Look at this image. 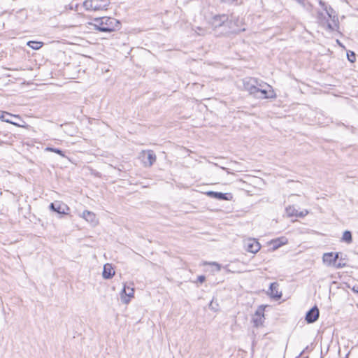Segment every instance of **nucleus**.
<instances>
[{
    "label": "nucleus",
    "mask_w": 358,
    "mask_h": 358,
    "mask_svg": "<svg viewBox=\"0 0 358 358\" xmlns=\"http://www.w3.org/2000/svg\"><path fill=\"white\" fill-rule=\"evenodd\" d=\"M286 243H287V241H286L285 238H284V237L276 238L275 240H273L271 242L272 247H273V250L278 249L280 246L285 245Z\"/></svg>",
    "instance_id": "19"
},
{
    "label": "nucleus",
    "mask_w": 358,
    "mask_h": 358,
    "mask_svg": "<svg viewBox=\"0 0 358 358\" xmlns=\"http://www.w3.org/2000/svg\"><path fill=\"white\" fill-rule=\"evenodd\" d=\"M348 59L350 62H354L356 59V55L354 52L350 51L347 54Z\"/></svg>",
    "instance_id": "24"
},
{
    "label": "nucleus",
    "mask_w": 358,
    "mask_h": 358,
    "mask_svg": "<svg viewBox=\"0 0 358 358\" xmlns=\"http://www.w3.org/2000/svg\"><path fill=\"white\" fill-rule=\"evenodd\" d=\"M320 315L318 308L315 306L309 310L306 315V320L308 323H313L317 320Z\"/></svg>",
    "instance_id": "12"
},
{
    "label": "nucleus",
    "mask_w": 358,
    "mask_h": 358,
    "mask_svg": "<svg viewBox=\"0 0 358 358\" xmlns=\"http://www.w3.org/2000/svg\"><path fill=\"white\" fill-rule=\"evenodd\" d=\"M45 150H48V151H50V152L57 153V154L59 155L60 156H62L63 157H65L64 152L62 150H60V149L55 148H51V147H48V148H45Z\"/></svg>",
    "instance_id": "23"
},
{
    "label": "nucleus",
    "mask_w": 358,
    "mask_h": 358,
    "mask_svg": "<svg viewBox=\"0 0 358 358\" xmlns=\"http://www.w3.org/2000/svg\"><path fill=\"white\" fill-rule=\"evenodd\" d=\"M321 358H322V357H321Z\"/></svg>",
    "instance_id": "35"
},
{
    "label": "nucleus",
    "mask_w": 358,
    "mask_h": 358,
    "mask_svg": "<svg viewBox=\"0 0 358 358\" xmlns=\"http://www.w3.org/2000/svg\"><path fill=\"white\" fill-rule=\"evenodd\" d=\"M210 264L215 266L217 267V271H220V268H221L220 265L219 264L216 263V262H213Z\"/></svg>",
    "instance_id": "29"
},
{
    "label": "nucleus",
    "mask_w": 358,
    "mask_h": 358,
    "mask_svg": "<svg viewBox=\"0 0 358 358\" xmlns=\"http://www.w3.org/2000/svg\"><path fill=\"white\" fill-rule=\"evenodd\" d=\"M228 16L226 15H215L212 20L213 27L216 29L218 27H229Z\"/></svg>",
    "instance_id": "5"
},
{
    "label": "nucleus",
    "mask_w": 358,
    "mask_h": 358,
    "mask_svg": "<svg viewBox=\"0 0 358 358\" xmlns=\"http://www.w3.org/2000/svg\"><path fill=\"white\" fill-rule=\"evenodd\" d=\"M245 248L248 252L257 253L261 248V245L255 239H249L245 243Z\"/></svg>",
    "instance_id": "13"
},
{
    "label": "nucleus",
    "mask_w": 358,
    "mask_h": 358,
    "mask_svg": "<svg viewBox=\"0 0 358 358\" xmlns=\"http://www.w3.org/2000/svg\"><path fill=\"white\" fill-rule=\"evenodd\" d=\"M206 194L210 198L216 199L217 200L229 201L232 199V195L230 193L208 191L206 192Z\"/></svg>",
    "instance_id": "8"
},
{
    "label": "nucleus",
    "mask_w": 358,
    "mask_h": 358,
    "mask_svg": "<svg viewBox=\"0 0 358 358\" xmlns=\"http://www.w3.org/2000/svg\"><path fill=\"white\" fill-rule=\"evenodd\" d=\"M285 210L289 217L295 216L296 217H303L308 214V211L307 210L299 211L294 206H287Z\"/></svg>",
    "instance_id": "11"
},
{
    "label": "nucleus",
    "mask_w": 358,
    "mask_h": 358,
    "mask_svg": "<svg viewBox=\"0 0 358 358\" xmlns=\"http://www.w3.org/2000/svg\"><path fill=\"white\" fill-rule=\"evenodd\" d=\"M279 285L278 282H272L270 285L269 290L270 294L272 298L280 299L282 296L281 292L278 291Z\"/></svg>",
    "instance_id": "16"
},
{
    "label": "nucleus",
    "mask_w": 358,
    "mask_h": 358,
    "mask_svg": "<svg viewBox=\"0 0 358 358\" xmlns=\"http://www.w3.org/2000/svg\"><path fill=\"white\" fill-rule=\"evenodd\" d=\"M198 29L201 31V32L198 33L199 35H205L206 34V31L205 30H203V29L198 27Z\"/></svg>",
    "instance_id": "28"
},
{
    "label": "nucleus",
    "mask_w": 358,
    "mask_h": 358,
    "mask_svg": "<svg viewBox=\"0 0 358 358\" xmlns=\"http://www.w3.org/2000/svg\"><path fill=\"white\" fill-rule=\"evenodd\" d=\"M80 217L93 226H96L99 222L95 213L90 210H84Z\"/></svg>",
    "instance_id": "14"
},
{
    "label": "nucleus",
    "mask_w": 358,
    "mask_h": 358,
    "mask_svg": "<svg viewBox=\"0 0 358 358\" xmlns=\"http://www.w3.org/2000/svg\"><path fill=\"white\" fill-rule=\"evenodd\" d=\"M141 155L145 166H151L156 161V155L153 150L143 151Z\"/></svg>",
    "instance_id": "6"
},
{
    "label": "nucleus",
    "mask_w": 358,
    "mask_h": 358,
    "mask_svg": "<svg viewBox=\"0 0 358 358\" xmlns=\"http://www.w3.org/2000/svg\"><path fill=\"white\" fill-rule=\"evenodd\" d=\"M275 94L271 86L265 83L264 87L258 86L253 96L257 99H272L275 97Z\"/></svg>",
    "instance_id": "4"
},
{
    "label": "nucleus",
    "mask_w": 358,
    "mask_h": 358,
    "mask_svg": "<svg viewBox=\"0 0 358 358\" xmlns=\"http://www.w3.org/2000/svg\"><path fill=\"white\" fill-rule=\"evenodd\" d=\"M296 1H298L299 3H301L303 0H296Z\"/></svg>",
    "instance_id": "34"
},
{
    "label": "nucleus",
    "mask_w": 358,
    "mask_h": 358,
    "mask_svg": "<svg viewBox=\"0 0 358 358\" xmlns=\"http://www.w3.org/2000/svg\"><path fill=\"white\" fill-rule=\"evenodd\" d=\"M243 87L250 95H254L258 86L264 87L265 83L257 78L248 77L243 80Z\"/></svg>",
    "instance_id": "3"
},
{
    "label": "nucleus",
    "mask_w": 358,
    "mask_h": 358,
    "mask_svg": "<svg viewBox=\"0 0 358 358\" xmlns=\"http://www.w3.org/2000/svg\"><path fill=\"white\" fill-rule=\"evenodd\" d=\"M322 17H323V13H318V17L321 18Z\"/></svg>",
    "instance_id": "32"
},
{
    "label": "nucleus",
    "mask_w": 358,
    "mask_h": 358,
    "mask_svg": "<svg viewBox=\"0 0 358 358\" xmlns=\"http://www.w3.org/2000/svg\"><path fill=\"white\" fill-rule=\"evenodd\" d=\"M110 3V0H85L83 6L87 10L99 11L107 10Z\"/></svg>",
    "instance_id": "2"
},
{
    "label": "nucleus",
    "mask_w": 358,
    "mask_h": 358,
    "mask_svg": "<svg viewBox=\"0 0 358 358\" xmlns=\"http://www.w3.org/2000/svg\"><path fill=\"white\" fill-rule=\"evenodd\" d=\"M27 45L34 50H38L42 47L43 43L38 41H29Z\"/></svg>",
    "instance_id": "21"
},
{
    "label": "nucleus",
    "mask_w": 358,
    "mask_h": 358,
    "mask_svg": "<svg viewBox=\"0 0 358 358\" xmlns=\"http://www.w3.org/2000/svg\"><path fill=\"white\" fill-rule=\"evenodd\" d=\"M319 3L322 8L323 10L325 11V13L328 16V17L334 20V18L336 17V14L334 9L330 6L327 5L325 2L322 1V0L319 1Z\"/></svg>",
    "instance_id": "17"
},
{
    "label": "nucleus",
    "mask_w": 358,
    "mask_h": 358,
    "mask_svg": "<svg viewBox=\"0 0 358 358\" xmlns=\"http://www.w3.org/2000/svg\"><path fill=\"white\" fill-rule=\"evenodd\" d=\"M115 275V271L110 264H106L103 266V278L105 279H110Z\"/></svg>",
    "instance_id": "18"
},
{
    "label": "nucleus",
    "mask_w": 358,
    "mask_h": 358,
    "mask_svg": "<svg viewBox=\"0 0 358 358\" xmlns=\"http://www.w3.org/2000/svg\"><path fill=\"white\" fill-rule=\"evenodd\" d=\"M222 2L231 3H234L236 0H220Z\"/></svg>",
    "instance_id": "30"
},
{
    "label": "nucleus",
    "mask_w": 358,
    "mask_h": 358,
    "mask_svg": "<svg viewBox=\"0 0 358 358\" xmlns=\"http://www.w3.org/2000/svg\"><path fill=\"white\" fill-rule=\"evenodd\" d=\"M343 241H345L348 243H350L352 241V234L350 231H344L342 237Z\"/></svg>",
    "instance_id": "22"
},
{
    "label": "nucleus",
    "mask_w": 358,
    "mask_h": 358,
    "mask_svg": "<svg viewBox=\"0 0 358 358\" xmlns=\"http://www.w3.org/2000/svg\"><path fill=\"white\" fill-rule=\"evenodd\" d=\"M338 252L335 254L333 252H328L324 254L322 259L324 263L327 264L328 266H334L336 262V260L338 259Z\"/></svg>",
    "instance_id": "15"
},
{
    "label": "nucleus",
    "mask_w": 358,
    "mask_h": 358,
    "mask_svg": "<svg viewBox=\"0 0 358 358\" xmlns=\"http://www.w3.org/2000/svg\"><path fill=\"white\" fill-rule=\"evenodd\" d=\"M206 280V277L204 275H199L198 276L197 278V280L198 282H199L200 283H202L205 281Z\"/></svg>",
    "instance_id": "27"
},
{
    "label": "nucleus",
    "mask_w": 358,
    "mask_h": 358,
    "mask_svg": "<svg viewBox=\"0 0 358 358\" xmlns=\"http://www.w3.org/2000/svg\"><path fill=\"white\" fill-rule=\"evenodd\" d=\"M352 290L353 291V292L358 294V285L357 286H354L352 288Z\"/></svg>",
    "instance_id": "31"
},
{
    "label": "nucleus",
    "mask_w": 358,
    "mask_h": 358,
    "mask_svg": "<svg viewBox=\"0 0 358 358\" xmlns=\"http://www.w3.org/2000/svg\"><path fill=\"white\" fill-rule=\"evenodd\" d=\"M6 117H15V115H13L8 112L0 110V119L6 122L13 124L11 120L6 118Z\"/></svg>",
    "instance_id": "20"
},
{
    "label": "nucleus",
    "mask_w": 358,
    "mask_h": 358,
    "mask_svg": "<svg viewBox=\"0 0 358 358\" xmlns=\"http://www.w3.org/2000/svg\"><path fill=\"white\" fill-rule=\"evenodd\" d=\"M134 289L124 285L121 292L122 301L124 303L127 304L130 301V299L134 297Z\"/></svg>",
    "instance_id": "9"
},
{
    "label": "nucleus",
    "mask_w": 358,
    "mask_h": 358,
    "mask_svg": "<svg viewBox=\"0 0 358 358\" xmlns=\"http://www.w3.org/2000/svg\"><path fill=\"white\" fill-rule=\"evenodd\" d=\"M49 207L50 210L59 214H66V210H69L67 205L60 201L52 202Z\"/></svg>",
    "instance_id": "10"
},
{
    "label": "nucleus",
    "mask_w": 358,
    "mask_h": 358,
    "mask_svg": "<svg viewBox=\"0 0 358 358\" xmlns=\"http://www.w3.org/2000/svg\"><path fill=\"white\" fill-rule=\"evenodd\" d=\"M245 30V28H243V29H234L230 31H227L226 33H228V34H240L241 31H244Z\"/></svg>",
    "instance_id": "25"
},
{
    "label": "nucleus",
    "mask_w": 358,
    "mask_h": 358,
    "mask_svg": "<svg viewBox=\"0 0 358 358\" xmlns=\"http://www.w3.org/2000/svg\"><path fill=\"white\" fill-rule=\"evenodd\" d=\"M222 169H223L224 170L227 171V172L228 173H230V172L228 171V169H227V168H224V167H222Z\"/></svg>",
    "instance_id": "33"
},
{
    "label": "nucleus",
    "mask_w": 358,
    "mask_h": 358,
    "mask_svg": "<svg viewBox=\"0 0 358 358\" xmlns=\"http://www.w3.org/2000/svg\"><path fill=\"white\" fill-rule=\"evenodd\" d=\"M334 266L336 268H344L346 266V264L344 263V262H342L341 261L338 263H335V264L334 265Z\"/></svg>",
    "instance_id": "26"
},
{
    "label": "nucleus",
    "mask_w": 358,
    "mask_h": 358,
    "mask_svg": "<svg viewBox=\"0 0 358 358\" xmlns=\"http://www.w3.org/2000/svg\"><path fill=\"white\" fill-rule=\"evenodd\" d=\"M95 29L103 32H112L120 29V22L110 17H96L94 19Z\"/></svg>",
    "instance_id": "1"
},
{
    "label": "nucleus",
    "mask_w": 358,
    "mask_h": 358,
    "mask_svg": "<svg viewBox=\"0 0 358 358\" xmlns=\"http://www.w3.org/2000/svg\"><path fill=\"white\" fill-rule=\"evenodd\" d=\"M264 308L262 306H259L257 309L255 315L252 317V322L255 327H258L262 325L264 320Z\"/></svg>",
    "instance_id": "7"
}]
</instances>
